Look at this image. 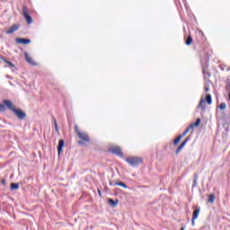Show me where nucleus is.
<instances>
[{"instance_id":"1","label":"nucleus","mask_w":230,"mask_h":230,"mask_svg":"<svg viewBox=\"0 0 230 230\" xmlns=\"http://www.w3.org/2000/svg\"><path fill=\"white\" fill-rule=\"evenodd\" d=\"M126 163L130 164V166H139V164H143V158L137 157V156H132L126 158Z\"/></svg>"},{"instance_id":"2","label":"nucleus","mask_w":230,"mask_h":230,"mask_svg":"<svg viewBox=\"0 0 230 230\" xmlns=\"http://www.w3.org/2000/svg\"><path fill=\"white\" fill-rule=\"evenodd\" d=\"M75 132L82 141H84L85 143H89L91 141V138L89 137V135L85 132H82L78 130V127L75 126Z\"/></svg>"},{"instance_id":"3","label":"nucleus","mask_w":230,"mask_h":230,"mask_svg":"<svg viewBox=\"0 0 230 230\" xmlns=\"http://www.w3.org/2000/svg\"><path fill=\"white\" fill-rule=\"evenodd\" d=\"M13 112L18 119H26V112L22 110L15 108Z\"/></svg>"},{"instance_id":"4","label":"nucleus","mask_w":230,"mask_h":230,"mask_svg":"<svg viewBox=\"0 0 230 230\" xmlns=\"http://www.w3.org/2000/svg\"><path fill=\"white\" fill-rule=\"evenodd\" d=\"M23 17L24 19H26L28 24H31V22H33V19H31V16L30 15V11L26 6H23Z\"/></svg>"},{"instance_id":"5","label":"nucleus","mask_w":230,"mask_h":230,"mask_svg":"<svg viewBox=\"0 0 230 230\" xmlns=\"http://www.w3.org/2000/svg\"><path fill=\"white\" fill-rule=\"evenodd\" d=\"M110 152L111 154H114L115 155H118L119 157H123V152L121 151V147L119 146H113L110 149Z\"/></svg>"},{"instance_id":"6","label":"nucleus","mask_w":230,"mask_h":230,"mask_svg":"<svg viewBox=\"0 0 230 230\" xmlns=\"http://www.w3.org/2000/svg\"><path fill=\"white\" fill-rule=\"evenodd\" d=\"M20 28L19 24H13L8 31H6V35H12L13 33H15Z\"/></svg>"},{"instance_id":"7","label":"nucleus","mask_w":230,"mask_h":230,"mask_svg":"<svg viewBox=\"0 0 230 230\" xmlns=\"http://www.w3.org/2000/svg\"><path fill=\"white\" fill-rule=\"evenodd\" d=\"M4 105H6L7 109H9V111H12V112L15 111V107L13 106V103L10 100H4Z\"/></svg>"},{"instance_id":"8","label":"nucleus","mask_w":230,"mask_h":230,"mask_svg":"<svg viewBox=\"0 0 230 230\" xmlns=\"http://www.w3.org/2000/svg\"><path fill=\"white\" fill-rule=\"evenodd\" d=\"M25 60L28 62V64H31V66H37V63L33 61V59L30 57V54L28 52L24 53Z\"/></svg>"},{"instance_id":"9","label":"nucleus","mask_w":230,"mask_h":230,"mask_svg":"<svg viewBox=\"0 0 230 230\" xmlns=\"http://www.w3.org/2000/svg\"><path fill=\"white\" fill-rule=\"evenodd\" d=\"M65 141L64 139H60L58 145V154L60 155L62 154V148H64Z\"/></svg>"},{"instance_id":"10","label":"nucleus","mask_w":230,"mask_h":230,"mask_svg":"<svg viewBox=\"0 0 230 230\" xmlns=\"http://www.w3.org/2000/svg\"><path fill=\"white\" fill-rule=\"evenodd\" d=\"M16 42L19 44H30L31 42V40L30 39H22V38H17Z\"/></svg>"},{"instance_id":"11","label":"nucleus","mask_w":230,"mask_h":230,"mask_svg":"<svg viewBox=\"0 0 230 230\" xmlns=\"http://www.w3.org/2000/svg\"><path fill=\"white\" fill-rule=\"evenodd\" d=\"M198 109H201V111H206V101H204V99H201L199 101V103L198 105Z\"/></svg>"},{"instance_id":"12","label":"nucleus","mask_w":230,"mask_h":230,"mask_svg":"<svg viewBox=\"0 0 230 230\" xmlns=\"http://www.w3.org/2000/svg\"><path fill=\"white\" fill-rule=\"evenodd\" d=\"M200 214V208H196L192 213L193 220H197L199 218V215Z\"/></svg>"},{"instance_id":"13","label":"nucleus","mask_w":230,"mask_h":230,"mask_svg":"<svg viewBox=\"0 0 230 230\" xmlns=\"http://www.w3.org/2000/svg\"><path fill=\"white\" fill-rule=\"evenodd\" d=\"M191 137H187L182 143L180 145L181 148H184V146H186V145L188 144V141H190Z\"/></svg>"},{"instance_id":"14","label":"nucleus","mask_w":230,"mask_h":230,"mask_svg":"<svg viewBox=\"0 0 230 230\" xmlns=\"http://www.w3.org/2000/svg\"><path fill=\"white\" fill-rule=\"evenodd\" d=\"M181 139H182V135H179L173 141V146H177L179 143H181Z\"/></svg>"},{"instance_id":"15","label":"nucleus","mask_w":230,"mask_h":230,"mask_svg":"<svg viewBox=\"0 0 230 230\" xmlns=\"http://www.w3.org/2000/svg\"><path fill=\"white\" fill-rule=\"evenodd\" d=\"M16 190H19V183H15V182L11 183V190L15 191Z\"/></svg>"},{"instance_id":"16","label":"nucleus","mask_w":230,"mask_h":230,"mask_svg":"<svg viewBox=\"0 0 230 230\" xmlns=\"http://www.w3.org/2000/svg\"><path fill=\"white\" fill-rule=\"evenodd\" d=\"M216 199H217V197L215 196V194H209L208 195V202L210 204H213V202H215Z\"/></svg>"},{"instance_id":"17","label":"nucleus","mask_w":230,"mask_h":230,"mask_svg":"<svg viewBox=\"0 0 230 230\" xmlns=\"http://www.w3.org/2000/svg\"><path fill=\"white\" fill-rule=\"evenodd\" d=\"M193 42V38H191L190 35L188 36L187 40H186V46H191V43Z\"/></svg>"},{"instance_id":"18","label":"nucleus","mask_w":230,"mask_h":230,"mask_svg":"<svg viewBox=\"0 0 230 230\" xmlns=\"http://www.w3.org/2000/svg\"><path fill=\"white\" fill-rule=\"evenodd\" d=\"M108 201H109V204H111V206H112V208H116V206H118V200L115 201L112 199H109Z\"/></svg>"},{"instance_id":"19","label":"nucleus","mask_w":230,"mask_h":230,"mask_svg":"<svg viewBox=\"0 0 230 230\" xmlns=\"http://www.w3.org/2000/svg\"><path fill=\"white\" fill-rule=\"evenodd\" d=\"M115 186H120L121 188H125V190L128 188V186H127L123 181L115 182Z\"/></svg>"},{"instance_id":"20","label":"nucleus","mask_w":230,"mask_h":230,"mask_svg":"<svg viewBox=\"0 0 230 230\" xmlns=\"http://www.w3.org/2000/svg\"><path fill=\"white\" fill-rule=\"evenodd\" d=\"M206 100H207L208 105H211V103H213V99L211 98V94H208L206 96Z\"/></svg>"},{"instance_id":"21","label":"nucleus","mask_w":230,"mask_h":230,"mask_svg":"<svg viewBox=\"0 0 230 230\" xmlns=\"http://www.w3.org/2000/svg\"><path fill=\"white\" fill-rule=\"evenodd\" d=\"M53 121H54V127H55V130L56 132H58V134L60 132L58 129V123L57 122V119H55V117H53Z\"/></svg>"},{"instance_id":"22","label":"nucleus","mask_w":230,"mask_h":230,"mask_svg":"<svg viewBox=\"0 0 230 230\" xmlns=\"http://www.w3.org/2000/svg\"><path fill=\"white\" fill-rule=\"evenodd\" d=\"M2 60H4V62L5 64H7V66H10V67H15V65H13L12 62L6 60V58H2Z\"/></svg>"},{"instance_id":"23","label":"nucleus","mask_w":230,"mask_h":230,"mask_svg":"<svg viewBox=\"0 0 230 230\" xmlns=\"http://www.w3.org/2000/svg\"><path fill=\"white\" fill-rule=\"evenodd\" d=\"M197 179H199V175L198 174H194V180H193V183H192V188H195L197 186Z\"/></svg>"},{"instance_id":"24","label":"nucleus","mask_w":230,"mask_h":230,"mask_svg":"<svg viewBox=\"0 0 230 230\" xmlns=\"http://www.w3.org/2000/svg\"><path fill=\"white\" fill-rule=\"evenodd\" d=\"M226 102H221L219 105L220 111H224V109H226Z\"/></svg>"},{"instance_id":"25","label":"nucleus","mask_w":230,"mask_h":230,"mask_svg":"<svg viewBox=\"0 0 230 230\" xmlns=\"http://www.w3.org/2000/svg\"><path fill=\"white\" fill-rule=\"evenodd\" d=\"M195 127H197L194 124H190L189 127H187V128H189V130H193L195 128Z\"/></svg>"},{"instance_id":"26","label":"nucleus","mask_w":230,"mask_h":230,"mask_svg":"<svg viewBox=\"0 0 230 230\" xmlns=\"http://www.w3.org/2000/svg\"><path fill=\"white\" fill-rule=\"evenodd\" d=\"M188 132H190V128H186V129L184 130V132L181 135V137H184V136H186V134H188Z\"/></svg>"},{"instance_id":"27","label":"nucleus","mask_w":230,"mask_h":230,"mask_svg":"<svg viewBox=\"0 0 230 230\" xmlns=\"http://www.w3.org/2000/svg\"><path fill=\"white\" fill-rule=\"evenodd\" d=\"M196 127H199V125H200V119L199 118V119H196V122L195 123H193Z\"/></svg>"},{"instance_id":"28","label":"nucleus","mask_w":230,"mask_h":230,"mask_svg":"<svg viewBox=\"0 0 230 230\" xmlns=\"http://www.w3.org/2000/svg\"><path fill=\"white\" fill-rule=\"evenodd\" d=\"M181 150H182V147H181V146H179V147L176 149V155L181 154Z\"/></svg>"},{"instance_id":"29","label":"nucleus","mask_w":230,"mask_h":230,"mask_svg":"<svg viewBox=\"0 0 230 230\" xmlns=\"http://www.w3.org/2000/svg\"><path fill=\"white\" fill-rule=\"evenodd\" d=\"M4 109H6V108L4 107V104L0 103V111H4Z\"/></svg>"},{"instance_id":"30","label":"nucleus","mask_w":230,"mask_h":230,"mask_svg":"<svg viewBox=\"0 0 230 230\" xmlns=\"http://www.w3.org/2000/svg\"><path fill=\"white\" fill-rule=\"evenodd\" d=\"M1 184H3L4 186H5V184H6V180H5V179L2 180V181H1Z\"/></svg>"},{"instance_id":"31","label":"nucleus","mask_w":230,"mask_h":230,"mask_svg":"<svg viewBox=\"0 0 230 230\" xmlns=\"http://www.w3.org/2000/svg\"><path fill=\"white\" fill-rule=\"evenodd\" d=\"M191 224H192V226H195V219H193V217L191 219Z\"/></svg>"},{"instance_id":"32","label":"nucleus","mask_w":230,"mask_h":230,"mask_svg":"<svg viewBox=\"0 0 230 230\" xmlns=\"http://www.w3.org/2000/svg\"><path fill=\"white\" fill-rule=\"evenodd\" d=\"M205 91H206V93H208L209 91V88L205 87Z\"/></svg>"},{"instance_id":"33","label":"nucleus","mask_w":230,"mask_h":230,"mask_svg":"<svg viewBox=\"0 0 230 230\" xmlns=\"http://www.w3.org/2000/svg\"><path fill=\"white\" fill-rule=\"evenodd\" d=\"M78 145H84L83 141H78Z\"/></svg>"},{"instance_id":"34","label":"nucleus","mask_w":230,"mask_h":230,"mask_svg":"<svg viewBox=\"0 0 230 230\" xmlns=\"http://www.w3.org/2000/svg\"><path fill=\"white\" fill-rule=\"evenodd\" d=\"M100 197H102V191L98 190Z\"/></svg>"},{"instance_id":"35","label":"nucleus","mask_w":230,"mask_h":230,"mask_svg":"<svg viewBox=\"0 0 230 230\" xmlns=\"http://www.w3.org/2000/svg\"><path fill=\"white\" fill-rule=\"evenodd\" d=\"M202 71H203V74H206V69L203 68Z\"/></svg>"},{"instance_id":"36","label":"nucleus","mask_w":230,"mask_h":230,"mask_svg":"<svg viewBox=\"0 0 230 230\" xmlns=\"http://www.w3.org/2000/svg\"><path fill=\"white\" fill-rule=\"evenodd\" d=\"M184 229H186V227H185V226H182V227L181 228V230H184Z\"/></svg>"},{"instance_id":"37","label":"nucleus","mask_w":230,"mask_h":230,"mask_svg":"<svg viewBox=\"0 0 230 230\" xmlns=\"http://www.w3.org/2000/svg\"><path fill=\"white\" fill-rule=\"evenodd\" d=\"M7 76V78H10V75H6Z\"/></svg>"},{"instance_id":"38","label":"nucleus","mask_w":230,"mask_h":230,"mask_svg":"<svg viewBox=\"0 0 230 230\" xmlns=\"http://www.w3.org/2000/svg\"><path fill=\"white\" fill-rule=\"evenodd\" d=\"M207 75L209 76V73H207Z\"/></svg>"}]
</instances>
